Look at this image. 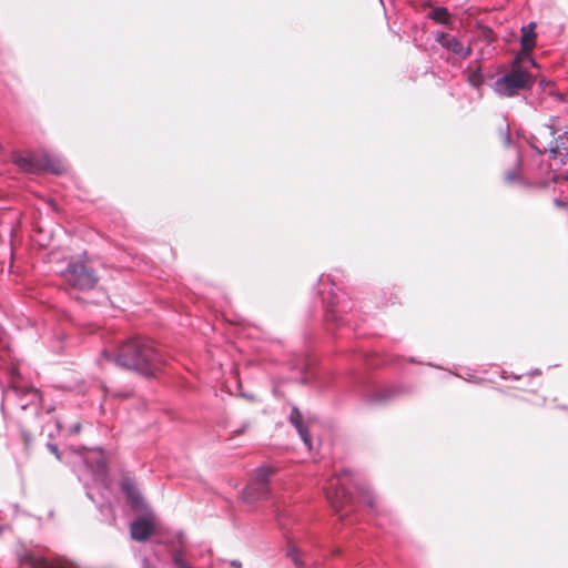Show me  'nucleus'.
Segmentation results:
<instances>
[{
  "instance_id": "ddd939ff",
  "label": "nucleus",
  "mask_w": 568,
  "mask_h": 568,
  "mask_svg": "<svg viewBox=\"0 0 568 568\" xmlns=\"http://www.w3.org/2000/svg\"><path fill=\"white\" fill-rule=\"evenodd\" d=\"M428 18L433 19L438 23L448 24L450 20V14L446 8L436 7L428 13Z\"/></svg>"
},
{
  "instance_id": "0eeeda50",
  "label": "nucleus",
  "mask_w": 568,
  "mask_h": 568,
  "mask_svg": "<svg viewBox=\"0 0 568 568\" xmlns=\"http://www.w3.org/2000/svg\"><path fill=\"white\" fill-rule=\"evenodd\" d=\"M436 41L448 51L462 58H468L471 54L470 47H464L463 43L457 38L452 37L447 33H438L436 36Z\"/></svg>"
},
{
  "instance_id": "7ed1b4c3",
  "label": "nucleus",
  "mask_w": 568,
  "mask_h": 568,
  "mask_svg": "<svg viewBox=\"0 0 568 568\" xmlns=\"http://www.w3.org/2000/svg\"><path fill=\"white\" fill-rule=\"evenodd\" d=\"M530 85V74L527 71L521 70L518 60H516L511 71L497 80L496 90L501 95L513 97L519 90L526 89Z\"/></svg>"
},
{
  "instance_id": "a211bd4d",
  "label": "nucleus",
  "mask_w": 568,
  "mask_h": 568,
  "mask_svg": "<svg viewBox=\"0 0 568 568\" xmlns=\"http://www.w3.org/2000/svg\"><path fill=\"white\" fill-rule=\"evenodd\" d=\"M48 449L50 453H52L59 460L61 459V455H60V452H59V448L57 445L54 444H48Z\"/></svg>"
},
{
  "instance_id": "b1692460",
  "label": "nucleus",
  "mask_w": 568,
  "mask_h": 568,
  "mask_svg": "<svg viewBox=\"0 0 568 568\" xmlns=\"http://www.w3.org/2000/svg\"><path fill=\"white\" fill-rule=\"evenodd\" d=\"M507 179H508L509 181H514V180H515V176L509 174V175L507 176Z\"/></svg>"
},
{
  "instance_id": "dca6fc26",
  "label": "nucleus",
  "mask_w": 568,
  "mask_h": 568,
  "mask_svg": "<svg viewBox=\"0 0 568 568\" xmlns=\"http://www.w3.org/2000/svg\"><path fill=\"white\" fill-rule=\"evenodd\" d=\"M123 489L125 490L128 497L133 503H135L138 500V494H136L134 487L130 483L124 484Z\"/></svg>"
},
{
  "instance_id": "1a4fd4ad",
  "label": "nucleus",
  "mask_w": 568,
  "mask_h": 568,
  "mask_svg": "<svg viewBox=\"0 0 568 568\" xmlns=\"http://www.w3.org/2000/svg\"><path fill=\"white\" fill-rule=\"evenodd\" d=\"M20 564H28L31 568H73L62 560L48 561L44 558L34 557L29 552L21 556Z\"/></svg>"
},
{
  "instance_id": "39448f33",
  "label": "nucleus",
  "mask_w": 568,
  "mask_h": 568,
  "mask_svg": "<svg viewBox=\"0 0 568 568\" xmlns=\"http://www.w3.org/2000/svg\"><path fill=\"white\" fill-rule=\"evenodd\" d=\"M351 473L348 470L342 471L337 477L332 478L329 480L328 486L325 488V495L332 507L336 511H341L345 505L349 501V496L346 493L344 486L339 487V481L342 476H349Z\"/></svg>"
},
{
  "instance_id": "2eb2a0df",
  "label": "nucleus",
  "mask_w": 568,
  "mask_h": 568,
  "mask_svg": "<svg viewBox=\"0 0 568 568\" xmlns=\"http://www.w3.org/2000/svg\"><path fill=\"white\" fill-rule=\"evenodd\" d=\"M467 80H468V83L470 85H473V87H475L477 89L480 88V85L484 82V78H483V74H481L479 69L473 70V71L468 70V78H467Z\"/></svg>"
},
{
  "instance_id": "6e6552de",
  "label": "nucleus",
  "mask_w": 568,
  "mask_h": 568,
  "mask_svg": "<svg viewBox=\"0 0 568 568\" xmlns=\"http://www.w3.org/2000/svg\"><path fill=\"white\" fill-rule=\"evenodd\" d=\"M154 532V525L150 519L140 518L131 524V537L138 541L148 540Z\"/></svg>"
},
{
  "instance_id": "f257e3e1",
  "label": "nucleus",
  "mask_w": 568,
  "mask_h": 568,
  "mask_svg": "<svg viewBox=\"0 0 568 568\" xmlns=\"http://www.w3.org/2000/svg\"><path fill=\"white\" fill-rule=\"evenodd\" d=\"M118 365L151 376L160 367L159 355L150 341L131 338L123 343L116 354Z\"/></svg>"
},
{
  "instance_id": "9b49d317",
  "label": "nucleus",
  "mask_w": 568,
  "mask_h": 568,
  "mask_svg": "<svg viewBox=\"0 0 568 568\" xmlns=\"http://www.w3.org/2000/svg\"><path fill=\"white\" fill-rule=\"evenodd\" d=\"M290 422L296 427L304 444L307 446H311V438L308 435V430H307L306 426L303 424V417L297 407H293L291 415H290Z\"/></svg>"
},
{
  "instance_id": "f3484780",
  "label": "nucleus",
  "mask_w": 568,
  "mask_h": 568,
  "mask_svg": "<svg viewBox=\"0 0 568 568\" xmlns=\"http://www.w3.org/2000/svg\"><path fill=\"white\" fill-rule=\"evenodd\" d=\"M290 557L292 558L293 562L295 564V566L297 568H302L303 562L301 560V555H300V551L297 549L291 550L290 551Z\"/></svg>"
},
{
  "instance_id": "6ab92c4d",
  "label": "nucleus",
  "mask_w": 568,
  "mask_h": 568,
  "mask_svg": "<svg viewBox=\"0 0 568 568\" xmlns=\"http://www.w3.org/2000/svg\"><path fill=\"white\" fill-rule=\"evenodd\" d=\"M81 430V424L75 423L72 427H70L69 432L70 434H79Z\"/></svg>"
},
{
  "instance_id": "4be33fe9",
  "label": "nucleus",
  "mask_w": 568,
  "mask_h": 568,
  "mask_svg": "<svg viewBox=\"0 0 568 568\" xmlns=\"http://www.w3.org/2000/svg\"><path fill=\"white\" fill-rule=\"evenodd\" d=\"M554 203H555V205H556V206H558V207H566V206L568 205V203H567V202L561 201V200H559V199H556V200L554 201Z\"/></svg>"
},
{
  "instance_id": "aec40b11",
  "label": "nucleus",
  "mask_w": 568,
  "mask_h": 568,
  "mask_svg": "<svg viewBox=\"0 0 568 568\" xmlns=\"http://www.w3.org/2000/svg\"><path fill=\"white\" fill-rule=\"evenodd\" d=\"M22 438H23L26 446H29L30 443L32 442V436L26 432L22 433Z\"/></svg>"
},
{
  "instance_id": "4468645a",
  "label": "nucleus",
  "mask_w": 568,
  "mask_h": 568,
  "mask_svg": "<svg viewBox=\"0 0 568 568\" xmlns=\"http://www.w3.org/2000/svg\"><path fill=\"white\" fill-rule=\"evenodd\" d=\"M268 484L265 485V488H262V486L256 485L254 489L250 490V484L247 485L245 489V495L248 498L252 499H263L268 496Z\"/></svg>"
},
{
  "instance_id": "5701e85b",
  "label": "nucleus",
  "mask_w": 568,
  "mask_h": 568,
  "mask_svg": "<svg viewBox=\"0 0 568 568\" xmlns=\"http://www.w3.org/2000/svg\"><path fill=\"white\" fill-rule=\"evenodd\" d=\"M557 99H558L559 101H564V95H562L561 93H558V94H557Z\"/></svg>"
},
{
  "instance_id": "f03ea898",
  "label": "nucleus",
  "mask_w": 568,
  "mask_h": 568,
  "mask_svg": "<svg viewBox=\"0 0 568 568\" xmlns=\"http://www.w3.org/2000/svg\"><path fill=\"white\" fill-rule=\"evenodd\" d=\"M556 131L550 125H545L538 130L537 135H532L530 139V145L538 153H545L549 151L550 159L552 160L551 166L557 169L565 165L568 160V138L558 136L554 141H550L548 145L544 144L540 138H554Z\"/></svg>"
},
{
  "instance_id": "20e7f679",
  "label": "nucleus",
  "mask_w": 568,
  "mask_h": 568,
  "mask_svg": "<svg viewBox=\"0 0 568 568\" xmlns=\"http://www.w3.org/2000/svg\"><path fill=\"white\" fill-rule=\"evenodd\" d=\"M64 277L72 287L81 291L93 288L98 282L94 272L82 263L69 264Z\"/></svg>"
},
{
  "instance_id": "f8f14e48",
  "label": "nucleus",
  "mask_w": 568,
  "mask_h": 568,
  "mask_svg": "<svg viewBox=\"0 0 568 568\" xmlns=\"http://www.w3.org/2000/svg\"><path fill=\"white\" fill-rule=\"evenodd\" d=\"M274 469L271 467H261L256 470L254 479L250 483V490L254 489L256 485L265 488L270 478L273 476Z\"/></svg>"
},
{
  "instance_id": "9d476101",
  "label": "nucleus",
  "mask_w": 568,
  "mask_h": 568,
  "mask_svg": "<svg viewBox=\"0 0 568 568\" xmlns=\"http://www.w3.org/2000/svg\"><path fill=\"white\" fill-rule=\"evenodd\" d=\"M536 23L530 22L529 24L521 28V52L523 54H529L536 45Z\"/></svg>"
},
{
  "instance_id": "412c9836",
  "label": "nucleus",
  "mask_w": 568,
  "mask_h": 568,
  "mask_svg": "<svg viewBox=\"0 0 568 568\" xmlns=\"http://www.w3.org/2000/svg\"><path fill=\"white\" fill-rule=\"evenodd\" d=\"M28 393H29V394H30L34 399H37V400H39V399H40V394H39L38 389H36V388H30V389L28 390Z\"/></svg>"
},
{
  "instance_id": "423d86ee",
  "label": "nucleus",
  "mask_w": 568,
  "mask_h": 568,
  "mask_svg": "<svg viewBox=\"0 0 568 568\" xmlns=\"http://www.w3.org/2000/svg\"><path fill=\"white\" fill-rule=\"evenodd\" d=\"M13 162L19 169L27 173H39L48 170L47 161L38 159L32 154H17L13 156Z\"/></svg>"
}]
</instances>
